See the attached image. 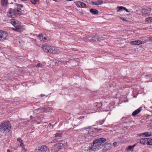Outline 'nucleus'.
Listing matches in <instances>:
<instances>
[{"instance_id":"1","label":"nucleus","mask_w":152,"mask_h":152,"mask_svg":"<svg viewBox=\"0 0 152 152\" xmlns=\"http://www.w3.org/2000/svg\"><path fill=\"white\" fill-rule=\"evenodd\" d=\"M106 141L105 138H102L94 140L93 145L88 149V151L90 152L95 151L99 149L103 146V144Z\"/></svg>"},{"instance_id":"2","label":"nucleus","mask_w":152,"mask_h":152,"mask_svg":"<svg viewBox=\"0 0 152 152\" xmlns=\"http://www.w3.org/2000/svg\"><path fill=\"white\" fill-rule=\"evenodd\" d=\"M42 48L45 52L50 53L59 54L61 52L58 48L48 45H43Z\"/></svg>"},{"instance_id":"3","label":"nucleus","mask_w":152,"mask_h":152,"mask_svg":"<svg viewBox=\"0 0 152 152\" xmlns=\"http://www.w3.org/2000/svg\"><path fill=\"white\" fill-rule=\"evenodd\" d=\"M11 128L10 122L8 121H5L2 122L0 125V132L4 133L8 132Z\"/></svg>"},{"instance_id":"4","label":"nucleus","mask_w":152,"mask_h":152,"mask_svg":"<svg viewBox=\"0 0 152 152\" xmlns=\"http://www.w3.org/2000/svg\"><path fill=\"white\" fill-rule=\"evenodd\" d=\"M18 7L17 9H13L10 8L7 12L8 16L9 17L14 18L17 15L20 14L21 9L19 8L23 7V6L20 4H18Z\"/></svg>"},{"instance_id":"5","label":"nucleus","mask_w":152,"mask_h":152,"mask_svg":"<svg viewBox=\"0 0 152 152\" xmlns=\"http://www.w3.org/2000/svg\"><path fill=\"white\" fill-rule=\"evenodd\" d=\"M10 23L15 28H12L14 30L20 32L23 29V27L18 25V22L16 20L12 18L10 20Z\"/></svg>"},{"instance_id":"6","label":"nucleus","mask_w":152,"mask_h":152,"mask_svg":"<svg viewBox=\"0 0 152 152\" xmlns=\"http://www.w3.org/2000/svg\"><path fill=\"white\" fill-rule=\"evenodd\" d=\"M66 145V142H65L64 140H61L60 142L55 145L53 147L52 150L53 151V152H57L61 149L63 146H65Z\"/></svg>"},{"instance_id":"7","label":"nucleus","mask_w":152,"mask_h":152,"mask_svg":"<svg viewBox=\"0 0 152 152\" xmlns=\"http://www.w3.org/2000/svg\"><path fill=\"white\" fill-rule=\"evenodd\" d=\"M6 37V32L0 31V41H2L5 39Z\"/></svg>"},{"instance_id":"8","label":"nucleus","mask_w":152,"mask_h":152,"mask_svg":"<svg viewBox=\"0 0 152 152\" xmlns=\"http://www.w3.org/2000/svg\"><path fill=\"white\" fill-rule=\"evenodd\" d=\"M76 5L78 7L86 8V5L84 3L79 1H77L75 2Z\"/></svg>"},{"instance_id":"9","label":"nucleus","mask_w":152,"mask_h":152,"mask_svg":"<svg viewBox=\"0 0 152 152\" xmlns=\"http://www.w3.org/2000/svg\"><path fill=\"white\" fill-rule=\"evenodd\" d=\"M130 43L131 45H134L143 44L144 43V42L140 40H137L131 41L130 42Z\"/></svg>"},{"instance_id":"10","label":"nucleus","mask_w":152,"mask_h":152,"mask_svg":"<svg viewBox=\"0 0 152 152\" xmlns=\"http://www.w3.org/2000/svg\"><path fill=\"white\" fill-rule=\"evenodd\" d=\"M39 148L41 152H48V149L46 146L42 145Z\"/></svg>"},{"instance_id":"11","label":"nucleus","mask_w":152,"mask_h":152,"mask_svg":"<svg viewBox=\"0 0 152 152\" xmlns=\"http://www.w3.org/2000/svg\"><path fill=\"white\" fill-rule=\"evenodd\" d=\"M40 118L39 117H38V119L37 120L34 118V117H32V116H31L30 120L32 122H34L35 123H37L38 124L40 123L41 121L39 120Z\"/></svg>"},{"instance_id":"12","label":"nucleus","mask_w":152,"mask_h":152,"mask_svg":"<svg viewBox=\"0 0 152 152\" xmlns=\"http://www.w3.org/2000/svg\"><path fill=\"white\" fill-rule=\"evenodd\" d=\"M39 39L42 41L45 42L47 40L45 35L44 34H41L38 36Z\"/></svg>"},{"instance_id":"13","label":"nucleus","mask_w":152,"mask_h":152,"mask_svg":"<svg viewBox=\"0 0 152 152\" xmlns=\"http://www.w3.org/2000/svg\"><path fill=\"white\" fill-rule=\"evenodd\" d=\"M148 138H142L139 140V141L140 143L143 144H147V141Z\"/></svg>"},{"instance_id":"14","label":"nucleus","mask_w":152,"mask_h":152,"mask_svg":"<svg viewBox=\"0 0 152 152\" xmlns=\"http://www.w3.org/2000/svg\"><path fill=\"white\" fill-rule=\"evenodd\" d=\"M89 11L91 13L94 15H97L99 13V11L95 9L91 8L90 10Z\"/></svg>"},{"instance_id":"15","label":"nucleus","mask_w":152,"mask_h":152,"mask_svg":"<svg viewBox=\"0 0 152 152\" xmlns=\"http://www.w3.org/2000/svg\"><path fill=\"white\" fill-rule=\"evenodd\" d=\"M98 37H99V35L96 34L92 38V40L94 42L99 41Z\"/></svg>"},{"instance_id":"16","label":"nucleus","mask_w":152,"mask_h":152,"mask_svg":"<svg viewBox=\"0 0 152 152\" xmlns=\"http://www.w3.org/2000/svg\"><path fill=\"white\" fill-rule=\"evenodd\" d=\"M41 112H45L46 113L50 112V109L49 107L41 108Z\"/></svg>"},{"instance_id":"17","label":"nucleus","mask_w":152,"mask_h":152,"mask_svg":"<svg viewBox=\"0 0 152 152\" xmlns=\"http://www.w3.org/2000/svg\"><path fill=\"white\" fill-rule=\"evenodd\" d=\"M140 111L141 110L140 108L138 109L133 112L132 114V115L134 116H135L136 115L138 114Z\"/></svg>"},{"instance_id":"18","label":"nucleus","mask_w":152,"mask_h":152,"mask_svg":"<svg viewBox=\"0 0 152 152\" xmlns=\"http://www.w3.org/2000/svg\"><path fill=\"white\" fill-rule=\"evenodd\" d=\"M150 11L151 10H150L144 9H142V12L143 13L147 14L149 13L150 12Z\"/></svg>"},{"instance_id":"19","label":"nucleus","mask_w":152,"mask_h":152,"mask_svg":"<svg viewBox=\"0 0 152 152\" xmlns=\"http://www.w3.org/2000/svg\"><path fill=\"white\" fill-rule=\"evenodd\" d=\"M106 36L105 35H99V37H98L99 41H100L102 40H103L104 39L106 38Z\"/></svg>"},{"instance_id":"20","label":"nucleus","mask_w":152,"mask_h":152,"mask_svg":"<svg viewBox=\"0 0 152 152\" xmlns=\"http://www.w3.org/2000/svg\"><path fill=\"white\" fill-rule=\"evenodd\" d=\"M141 134L145 137H148L152 136V133L151 132H145Z\"/></svg>"},{"instance_id":"21","label":"nucleus","mask_w":152,"mask_h":152,"mask_svg":"<svg viewBox=\"0 0 152 152\" xmlns=\"http://www.w3.org/2000/svg\"><path fill=\"white\" fill-rule=\"evenodd\" d=\"M116 9H118L117 12H119L123 10H124V9H125V7L122 6H118Z\"/></svg>"},{"instance_id":"22","label":"nucleus","mask_w":152,"mask_h":152,"mask_svg":"<svg viewBox=\"0 0 152 152\" xmlns=\"http://www.w3.org/2000/svg\"><path fill=\"white\" fill-rule=\"evenodd\" d=\"M133 146L130 145L129 146L126 148V150L129 151H132L133 150Z\"/></svg>"},{"instance_id":"23","label":"nucleus","mask_w":152,"mask_h":152,"mask_svg":"<svg viewBox=\"0 0 152 152\" xmlns=\"http://www.w3.org/2000/svg\"><path fill=\"white\" fill-rule=\"evenodd\" d=\"M7 2V0H1V4L2 5L4 6H5Z\"/></svg>"},{"instance_id":"24","label":"nucleus","mask_w":152,"mask_h":152,"mask_svg":"<svg viewBox=\"0 0 152 152\" xmlns=\"http://www.w3.org/2000/svg\"><path fill=\"white\" fill-rule=\"evenodd\" d=\"M18 142L20 143V146H21L23 145V143L22 142V140L20 138H18L17 139Z\"/></svg>"},{"instance_id":"25","label":"nucleus","mask_w":152,"mask_h":152,"mask_svg":"<svg viewBox=\"0 0 152 152\" xmlns=\"http://www.w3.org/2000/svg\"><path fill=\"white\" fill-rule=\"evenodd\" d=\"M147 143L148 145H152V139L148 138Z\"/></svg>"},{"instance_id":"26","label":"nucleus","mask_w":152,"mask_h":152,"mask_svg":"<svg viewBox=\"0 0 152 152\" xmlns=\"http://www.w3.org/2000/svg\"><path fill=\"white\" fill-rule=\"evenodd\" d=\"M145 21L149 23H151L152 22V18L149 17L146 18Z\"/></svg>"},{"instance_id":"27","label":"nucleus","mask_w":152,"mask_h":152,"mask_svg":"<svg viewBox=\"0 0 152 152\" xmlns=\"http://www.w3.org/2000/svg\"><path fill=\"white\" fill-rule=\"evenodd\" d=\"M55 137H62V134L60 133H57L55 135Z\"/></svg>"},{"instance_id":"28","label":"nucleus","mask_w":152,"mask_h":152,"mask_svg":"<svg viewBox=\"0 0 152 152\" xmlns=\"http://www.w3.org/2000/svg\"><path fill=\"white\" fill-rule=\"evenodd\" d=\"M32 3L34 4H36V2H38L39 1V0H30Z\"/></svg>"},{"instance_id":"29","label":"nucleus","mask_w":152,"mask_h":152,"mask_svg":"<svg viewBox=\"0 0 152 152\" xmlns=\"http://www.w3.org/2000/svg\"><path fill=\"white\" fill-rule=\"evenodd\" d=\"M105 121V119H104V120H102V121H99V122H97V123H99V125H102L104 122Z\"/></svg>"},{"instance_id":"30","label":"nucleus","mask_w":152,"mask_h":152,"mask_svg":"<svg viewBox=\"0 0 152 152\" xmlns=\"http://www.w3.org/2000/svg\"><path fill=\"white\" fill-rule=\"evenodd\" d=\"M103 2V1L102 0H99L97 1V4H98L97 5L102 4Z\"/></svg>"},{"instance_id":"31","label":"nucleus","mask_w":152,"mask_h":152,"mask_svg":"<svg viewBox=\"0 0 152 152\" xmlns=\"http://www.w3.org/2000/svg\"><path fill=\"white\" fill-rule=\"evenodd\" d=\"M89 37V36H88L86 37L82 38V39L85 42L87 41H88V38Z\"/></svg>"},{"instance_id":"32","label":"nucleus","mask_w":152,"mask_h":152,"mask_svg":"<svg viewBox=\"0 0 152 152\" xmlns=\"http://www.w3.org/2000/svg\"><path fill=\"white\" fill-rule=\"evenodd\" d=\"M111 144L110 143H108L105 145V147L106 148H107V147H110L111 146Z\"/></svg>"},{"instance_id":"33","label":"nucleus","mask_w":152,"mask_h":152,"mask_svg":"<svg viewBox=\"0 0 152 152\" xmlns=\"http://www.w3.org/2000/svg\"><path fill=\"white\" fill-rule=\"evenodd\" d=\"M36 111V112L38 113H39L41 112H41V109H38L35 110Z\"/></svg>"},{"instance_id":"34","label":"nucleus","mask_w":152,"mask_h":152,"mask_svg":"<svg viewBox=\"0 0 152 152\" xmlns=\"http://www.w3.org/2000/svg\"><path fill=\"white\" fill-rule=\"evenodd\" d=\"M37 67H42V65L40 63H38L37 64Z\"/></svg>"},{"instance_id":"35","label":"nucleus","mask_w":152,"mask_h":152,"mask_svg":"<svg viewBox=\"0 0 152 152\" xmlns=\"http://www.w3.org/2000/svg\"><path fill=\"white\" fill-rule=\"evenodd\" d=\"M91 3L93 5H97L98 4H97V2H96V1L94 2V1H91Z\"/></svg>"},{"instance_id":"36","label":"nucleus","mask_w":152,"mask_h":152,"mask_svg":"<svg viewBox=\"0 0 152 152\" xmlns=\"http://www.w3.org/2000/svg\"><path fill=\"white\" fill-rule=\"evenodd\" d=\"M34 152H41L40 150L39 147L37 149H36L35 150Z\"/></svg>"},{"instance_id":"37","label":"nucleus","mask_w":152,"mask_h":152,"mask_svg":"<svg viewBox=\"0 0 152 152\" xmlns=\"http://www.w3.org/2000/svg\"><path fill=\"white\" fill-rule=\"evenodd\" d=\"M120 18L123 20L124 21H126L127 20L125 18H124L123 17H121Z\"/></svg>"},{"instance_id":"38","label":"nucleus","mask_w":152,"mask_h":152,"mask_svg":"<svg viewBox=\"0 0 152 152\" xmlns=\"http://www.w3.org/2000/svg\"><path fill=\"white\" fill-rule=\"evenodd\" d=\"M24 145L23 144V146H20V147L22 148V149L23 150H24V151H25L26 150H25V148L24 147Z\"/></svg>"},{"instance_id":"39","label":"nucleus","mask_w":152,"mask_h":152,"mask_svg":"<svg viewBox=\"0 0 152 152\" xmlns=\"http://www.w3.org/2000/svg\"><path fill=\"white\" fill-rule=\"evenodd\" d=\"M124 10H125L127 12H129V11L126 7H125V9H124Z\"/></svg>"},{"instance_id":"40","label":"nucleus","mask_w":152,"mask_h":152,"mask_svg":"<svg viewBox=\"0 0 152 152\" xmlns=\"http://www.w3.org/2000/svg\"><path fill=\"white\" fill-rule=\"evenodd\" d=\"M149 39L150 41H152V37H149Z\"/></svg>"},{"instance_id":"41","label":"nucleus","mask_w":152,"mask_h":152,"mask_svg":"<svg viewBox=\"0 0 152 152\" xmlns=\"http://www.w3.org/2000/svg\"><path fill=\"white\" fill-rule=\"evenodd\" d=\"M113 145L114 146H115L117 145V143L116 142H114L113 143Z\"/></svg>"},{"instance_id":"42","label":"nucleus","mask_w":152,"mask_h":152,"mask_svg":"<svg viewBox=\"0 0 152 152\" xmlns=\"http://www.w3.org/2000/svg\"><path fill=\"white\" fill-rule=\"evenodd\" d=\"M7 152H12L10 151V150L9 149H7Z\"/></svg>"},{"instance_id":"43","label":"nucleus","mask_w":152,"mask_h":152,"mask_svg":"<svg viewBox=\"0 0 152 152\" xmlns=\"http://www.w3.org/2000/svg\"><path fill=\"white\" fill-rule=\"evenodd\" d=\"M135 145H132V146H133V148H134V147L135 146Z\"/></svg>"},{"instance_id":"44","label":"nucleus","mask_w":152,"mask_h":152,"mask_svg":"<svg viewBox=\"0 0 152 152\" xmlns=\"http://www.w3.org/2000/svg\"><path fill=\"white\" fill-rule=\"evenodd\" d=\"M55 1H57L58 0H53Z\"/></svg>"},{"instance_id":"45","label":"nucleus","mask_w":152,"mask_h":152,"mask_svg":"<svg viewBox=\"0 0 152 152\" xmlns=\"http://www.w3.org/2000/svg\"><path fill=\"white\" fill-rule=\"evenodd\" d=\"M53 142V141L51 142L50 143H52Z\"/></svg>"}]
</instances>
